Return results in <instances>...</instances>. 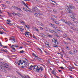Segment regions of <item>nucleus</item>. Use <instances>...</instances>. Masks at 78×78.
<instances>
[{
    "label": "nucleus",
    "mask_w": 78,
    "mask_h": 78,
    "mask_svg": "<svg viewBox=\"0 0 78 78\" xmlns=\"http://www.w3.org/2000/svg\"><path fill=\"white\" fill-rule=\"evenodd\" d=\"M23 60V62L25 64H24V67H27L28 66V65L27 64V62H28V60H27L26 58H25L24 59L22 60Z\"/></svg>",
    "instance_id": "f257e3e1"
},
{
    "label": "nucleus",
    "mask_w": 78,
    "mask_h": 78,
    "mask_svg": "<svg viewBox=\"0 0 78 78\" xmlns=\"http://www.w3.org/2000/svg\"><path fill=\"white\" fill-rule=\"evenodd\" d=\"M66 12L68 13H70V14H71L73 16L75 15V13H73L71 10L67 9L66 10Z\"/></svg>",
    "instance_id": "f03ea898"
},
{
    "label": "nucleus",
    "mask_w": 78,
    "mask_h": 78,
    "mask_svg": "<svg viewBox=\"0 0 78 78\" xmlns=\"http://www.w3.org/2000/svg\"><path fill=\"white\" fill-rule=\"evenodd\" d=\"M39 67L37 66H36V65H34V66H33V70H34V71H35V70H36L37 69H38Z\"/></svg>",
    "instance_id": "7ed1b4c3"
},
{
    "label": "nucleus",
    "mask_w": 78,
    "mask_h": 78,
    "mask_svg": "<svg viewBox=\"0 0 78 78\" xmlns=\"http://www.w3.org/2000/svg\"><path fill=\"white\" fill-rule=\"evenodd\" d=\"M68 8L69 9H67V10L70 9V10H71V9H75V7H74V6H73L70 5Z\"/></svg>",
    "instance_id": "20e7f679"
},
{
    "label": "nucleus",
    "mask_w": 78,
    "mask_h": 78,
    "mask_svg": "<svg viewBox=\"0 0 78 78\" xmlns=\"http://www.w3.org/2000/svg\"><path fill=\"white\" fill-rule=\"evenodd\" d=\"M65 23L66 24L68 25H69V27L70 26V25H72V23L70 21H66L65 22Z\"/></svg>",
    "instance_id": "39448f33"
},
{
    "label": "nucleus",
    "mask_w": 78,
    "mask_h": 78,
    "mask_svg": "<svg viewBox=\"0 0 78 78\" xmlns=\"http://www.w3.org/2000/svg\"><path fill=\"white\" fill-rule=\"evenodd\" d=\"M6 67V66H3L2 65H0V70H1V69H2L3 70L5 69V68Z\"/></svg>",
    "instance_id": "423d86ee"
},
{
    "label": "nucleus",
    "mask_w": 78,
    "mask_h": 78,
    "mask_svg": "<svg viewBox=\"0 0 78 78\" xmlns=\"http://www.w3.org/2000/svg\"><path fill=\"white\" fill-rule=\"evenodd\" d=\"M52 42H54L55 43V44H56V43L57 42V40H55V39L53 38L52 39Z\"/></svg>",
    "instance_id": "0eeeda50"
},
{
    "label": "nucleus",
    "mask_w": 78,
    "mask_h": 78,
    "mask_svg": "<svg viewBox=\"0 0 78 78\" xmlns=\"http://www.w3.org/2000/svg\"><path fill=\"white\" fill-rule=\"evenodd\" d=\"M33 66L32 65H31L30 67H29L28 69L29 70H33Z\"/></svg>",
    "instance_id": "6e6552de"
},
{
    "label": "nucleus",
    "mask_w": 78,
    "mask_h": 78,
    "mask_svg": "<svg viewBox=\"0 0 78 78\" xmlns=\"http://www.w3.org/2000/svg\"><path fill=\"white\" fill-rule=\"evenodd\" d=\"M17 15L18 16V17H20V16H21V14L19 13H16V14H15V16H16Z\"/></svg>",
    "instance_id": "1a4fd4ad"
},
{
    "label": "nucleus",
    "mask_w": 78,
    "mask_h": 78,
    "mask_svg": "<svg viewBox=\"0 0 78 78\" xmlns=\"http://www.w3.org/2000/svg\"><path fill=\"white\" fill-rule=\"evenodd\" d=\"M33 9L34 10H37V8L36 6L33 7Z\"/></svg>",
    "instance_id": "9d476101"
},
{
    "label": "nucleus",
    "mask_w": 78,
    "mask_h": 78,
    "mask_svg": "<svg viewBox=\"0 0 78 78\" xmlns=\"http://www.w3.org/2000/svg\"><path fill=\"white\" fill-rule=\"evenodd\" d=\"M40 68H38V69H37L36 70V72H40Z\"/></svg>",
    "instance_id": "9b49d317"
},
{
    "label": "nucleus",
    "mask_w": 78,
    "mask_h": 78,
    "mask_svg": "<svg viewBox=\"0 0 78 78\" xmlns=\"http://www.w3.org/2000/svg\"><path fill=\"white\" fill-rule=\"evenodd\" d=\"M40 70H41V72H42V71L44 70V68L42 67H41L40 68Z\"/></svg>",
    "instance_id": "f8f14e48"
},
{
    "label": "nucleus",
    "mask_w": 78,
    "mask_h": 78,
    "mask_svg": "<svg viewBox=\"0 0 78 78\" xmlns=\"http://www.w3.org/2000/svg\"><path fill=\"white\" fill-rule=\"evenodd\" d=\"M11 48H12L13 50V51H12L13 52H15V50H16V49L12 47V46H11Z\"/></svg>",
    "instance_id": "ddd939ff"
},
{
    "label": "nucleus",
    "mask_w": 78,
    "mask_h": 78,
    "mask_svg": "<svg viewBox=\"0 0 78 78\" xmlns=\"http://www.w3.org/2000/svg\"><path fill=\"white\" fill-rule=\"evenodd\" d=\"M51 33H56V32L55 31H54V30H51Z\"/></svg>",
    "instance_id": "4468645a"
},
{
    "label": "nucleus",
    "mask_w": 78,
    "mask_h": 78,
    "mask_svg": "<svg viewBox=\"0 0 78 78\" xmlns=\"http://www.w3.org/2000/svg\"><path fill=\"white\" fill-rule=\"evenodd\" d=\"M26 27L27 28V29H30V26L28 25H25Z\"/></svg>",
    "instance_id": "2eb2a0df"
},
{
    "label": "nucleus",
    "mask_w": 78,
    "mask_h": 78,
    "mask_svg": "<svg viewBox=\"0 0 78 78\" xmlns=\"http://www.w3.org/2000/svg\"><path fill=\"white\" fill-rule=\"evenodd\" d=\"M25 34H26V35H29L30 36V32H25Z\"/></svg>",
    "instance_id": "dca6fc26"
},
{
    "label": "nucleus",
    "mask_w": 78,
    "mask_h": 78,
    "mask_svg": "<svg viewBox=\"0 0 78 78\" xmlns=\"http://www.w3.org/2000/svg\"><path fill=\"white\" fill-rule=\"evenodd\" d=\"M14 38V37H12L11 38L9 39V41H12Z\"/></svg>",
    "instance_id": "f3484780"
},
{
    "label": "nucleus",
    "mask_w": 78,
    "mask_h": 78,
    "mask_svg": "<svg viewBox=\"0 0 78 78\" xmlns=\"http://www.w3.org/2000/svg\"><path fill=\"white\" fill-rule=\"evenodd\" d=\"M23 10H24V11H26V12H28V9H25V8H23Z\"/></svg>",
    "instance_id": "a211bd4d"
},
{
    "label": "nucleus",
    "mask_w": 78,
    "mask_h": 78,
    "mask_svg": "<svg viewBox=\"0 0 78 78\" xmlns=\"http://www.w3.org/2000/svg\"><path fill=\"white\" fill-rule=\"evenodd\" d=\"M12 7L13 8H15V9H16L17 8H18V7H16V6H12Z\"/></svg>",
    "instance_id": "6ab92c4d"
},
{
    "label": "nucleus",
    "mask_w": 78,
    "mask_h": 78,
    "mask_svg": "<svg viewBox=\"0 0 78 78\" xmlns=\"http://www.w3.org/2000/svg\"><path fill=\"white\" fill-rule=\"evenodd\" d=\"M24 52H25V51H23V50H22V51H20L19 53H24Z\"/></svg>",
    "instance_id": "aec40b11"
},
{
    "label": "nucleus",
    "mask_w": 78,
    "mask_h": 78,
    "mask_svg": "<svg viewBox=\"0 0 78 78\" xmlns=\"http://www.w3.org/2000/svg\"><path fill=\"white\" fill-rule=\"evenodd\" d=\"M19 75H20V76L21 77H22V78H25V77H24V76H23V75L21 74L20 73L19 74Z\"/></svg>",
    "instance_id": "412c9836"
},
{
    "label": "nucleus",
    "mask_w": 78,
    "mask_h": 78,
    "mask_svg": "<svg viewBox=\"0 0 78 78\" xmlns=\"http://www.w3.org/2000/svg\"><path fill=\"white\" fill-rule=\"evenodd\" d=\"M52 73L53 74V75H55L56 73V72H55L54 71H52Z\"/></svg>",
    "instance_id": "4be33fe9"
},
{
    "label": "nucleus",
    "mask_w": 78,
    "mask_h": 78,
    "mask_svg": "<svg viewBox=\"0 0 78 78\" xmlns=\"http://www.w3.org/2000/svg\"><path fill=\"white\" fill-rule=\"evenodd\" d=\"M34 29L37 31L38 32H39V30H38V29H37L36 27H35Z\"/></svg>",
    "instance_id": "5701e85b"
},
{
    "label": "nucleus",
    "mask_w": 78,
    "mask_h": 78,
    "mask_svg": "<svg viewBox=\"0 0 78 78\" xmlns=\"http://www.w3.org/2000/svg\"><path fill=\"white\" fill-rule=\"evenodd\" d=\"M0 63H1V64H2L3 65H5V64H6V63L3 62H0Z\"/></svg>",
    "instance_id": "b1692460"
},
{
    "label": "nucleus",
    "mask_w": 78,
    "mask_h": 78,
    "mask_svg": "<svg viewBox=\"0 0 78 78\" xmlns=\"http://www.w3.org/2000/svg\"><path fill=\"white\" fill-rule=\"evenodd\" d=\"M54 22H55V23H56V24H59V22L58 21H54Z\"/></svg>",
    "instance_id": "393cba45"
},
{
    "label": "nucleus",
    "mask_w": 78,
    "mask_h": 78,
    "mask_svg": "<svg viewBox=\"0 0 78 78\" xmlns=\"http://www.w3.org/2000/svg\"><path fill=\"white\" fill-rule=\"evenodd\" d=\"M4 52H5V53H8V50H7L5 49L4 50Z\"/></svg>",
    "instance_id": "a878e982"
},
{
    "label": "nucleus",
    "mask_w": 78,
    "mask_h": 78,
    "mask_svg": "<svg viewBox=\"0 0 78 78\" xmlns=\"http://www.w3.org/2000/svg\"><path fill=\"white\" fill-rule=\"evenodd\" d=\"M12 14H13V15H14V16H15L16 14V13H15L14 12H12Z\"/></svg>",
    "instance_id": "bb28decb"
},
{
    "label": "nucleus",
    "mask_w": 78,
    "mask_h": 78,
    "mask_svg": "<svg viewBox=\"0 0 78 78\" xmlns=\"http://www.w3.org/2000/svg\"><path fill=\"white\" fill-rule=\"evenodd\" d=\"M74 54H75V53H76V52H77V51L76 49H75L74 50Z\"/></svg>",
    "instance_id": "cd10ccee"
},
{
    "label": "nucleus",
    "mask_w": 78,
    "mask_h": 78,
    "mask_svg": "<svg viewBox=\"0 0 78 78\" xmlns=\"http://www.w3.org/2000/svg\"><path fill=\"white\" fill-rule=\"evenodd\" d=\"M53 46L54 47H58V45H56L55 44H53Z\"/></svg>",
    "instance_id": "c85d7f7f"
},
{
    "label": "nucleus",
    "mask_w": 78,
    "mask_h": 78,
    "mask_svg": "<svg viewBox=\"0 0 78 78\" xmlns=\"http://www.w3.org/2000/svg\"><path fill=\"white\" fill-rule=\"evenodd\" d=\"M4 33V32L2 31H0V34H3Z\"/></svg>",
    "instance_id": "c756f323"
},
{
    "label": "nucleus",
    "mask_w": 78,
    "mask_h": 78,
    "mask_svg": "<svg viewBox=\"0 0 78 78\" xmlns=\"http://www.w3.org/2000/svg\"><path fill=\"white\" fill-rule=\"evenodd\" d=\"M52 36L51 35H48V37H51H51H52Z\"/></svg>",
    "instance_id": "7c9ffc66"
},
{
    "label": "nucleus",
    "mask_w": 78,
    "mask_h": 78,
    "mask_svg": "<svg viewBox=\"0 0 78 78\" xmlns=\"http://www.w3.org/2000/svg\"><path fill=\"white\" fill-rule=\"evenodd\" d=\"M25 34V36H26V37H29V35H27L25 34Z\"/></svg>",
    "instance_id": "2f4dec72"
},
{
    "label": "nucleus",
    "mask_w": 78,
    "mask_h": 78,
    "mask_svg": "<svg viewBox=\"0 0 78 78\" xmlns=\"http://www.w3.org/2000/svg\"><path fill=\"white\" fill-rule=\"evenodd\" d=\"M69 54H70V55H72L73 53H72V52L71 51H69Z\"/></svg>",
    "instance_id": "473e14b6"
},
{
    "label": "nucleus",
    "mask_w": 78,
    "mask_h": 78,
    "mask_svg": "<svg viewBox=\"0 0 78 78\" xmlns=\"http://www.w3.org/2000/svg\"><path fill=\"white\" fill-rule=\"evenodd\" d=\"M7 24H8V25H9L10 26H11V25H12V23H9L8 22H7Z\"/></svg>",
    "instance_id": "72a5a7b5"
},
{
    "label": "nucleus",
    "mask_w": 78,
    "mask_h": 78,
    "mask_svg": "<svg viewBox=\"0 0 78 78\" xmlns=\"http://www.w3.org/2000/svg\"><path fill=\"white\" fill-rule=\"evenodd\" d=\"M20 30L21 31H23L24 30V29L22 28H20Z\"/></svg>",
    "instance_id": "f704fd0d"
},
{
    "label": "nucleus",
    "mask_w": 78,
    "mask_h": 78,
    "mask_svg": "<svg viewBox=\"0 0 78 78\" xmlns=\"http://www.w3.org/2000/svg\"><path fill=\"white\" fill-rule=\"evenodd\" d=\"M37 59L38 61H41V58L38 57H37Z\"/></svg>",
    "instance_id": "c9c22d12"
},
{
    "label": "nucleus",
    "mask_w": 78,
    "mask_h": 78,
    "mask_svg": "<svg viewBox=\"0 0 78 78\" xmlns=\"http://www.w3.org/2000/svg\"><path fill=\"white\" fill-rule=\"evenodd\" d=\"M61 21H62V22H65V20L63 19H61Z\"/></svg>",
    "instance_id": "e433bc0d"
},
{
    "label": "nucleus",
    "mask_w": 78,
    "mask_h": 78,
    "mask_svg": "<svg viewBox=\"0 0 78 78\" xmlns=\"http://www.w3.org/2000/svg\"><path fill=\"white\" fill-rule=\"evenodd\" d=\"M3 71H4L5 73H7V71L5 69H4L3 70Z\"/></svg>",
    "instance_id": "4c0bfd02"
},
{
    "label": "nucleus",
    "mask_w": 78,
    "mask_h": 78,
    "mask_svg": "<svg viewBox=\"0 0 78 78\" xmlns=\"http://www.w3.org/2000/svg\"><path fill=\"white\" fill-rule=\"evenodd\" d=\"M66 49L68 50H70V49H69V47L66 46Z\"/></svg>",
    "instance_id": "58836bf2"
},
{
    "label": "nucleus",
    "mask_w": 78,
    "mask_h": 78,
    "mask_svg": "<svg viewBox=\"0 0 78 78\" xmlns=\"http://www.w3.org/2000/svg\"><path fill=\"white\" fill-rule=\"evenodd\" d=\"M34 15H35V16H36V17H37V13H34Z\"/></svg>",
    "instance_id": "ea45409f"
},
{
    "label": "nucleus",
    "mask_w": 78,
    "mask_h": 78,
    "mask_svg": "<svg viewBox=\"0 0 78 78\" xmlns=\"http://www.w3.org/2000/svg\"><path fill=\"white\" fill-rule=\"evenodd\" d=\"M6 3H7L8 4H9V1H6Z\"/></svg>",
    "instance_id": "a19ab883"
},
{
    "label": "nucleus",
    "mask_w": 78,
    "mask_h": 78,
    "mask_svg": "<svg viewBox=\"0 0 78 78\" xmlns=\"http://www.w3.org/2000/svg\"><path fill=\"white\" fill-rule=\"evenodd\" d=\"M16 9L17 10H19V11H20L21 10V9H20V8H19L18 7V8H16Z\"/></svg>",
    "instance_id": "79ce46f5"
},
{
    "label": "nucleus",
    "mask_w": 78,
    "mask_h": 78,
    "mask_svg": "<svg viewBox=\"0 0 78 78\" xmlns=\"http://www.w3.org/2000/svg\"><path fill=\"white\" fill-rule=\"evenodd\" d=\"M7 22H8L9 23H10V22H11V21H10V20H7Z\"/></svg>",
    "instance_id": "37998d69"
},
{
    "label": "nucleus",
    "mask_w": 78,
    "mask_h": 78,
    "mask_svg": "<svg viewBox=\"0 0 78 78\" xmlns=\"http://www.w3.org/2000/svg\"><path fill=\"white\" fill-rule=\"evenodd\" d=\"M48 64H50V65H53L51 62H49V61H48Z\"/></svg>",
    "instance_id": "c03bdc74"
},
{
    "label": "nucleus",
    "mask_w": 78,
    "mask_h": 78,
    "mask_svg": "<svg viewBox=\"0 0 78 78\" xmlns=\"http://www.w3.org/2000/svg\"><path fill=\"white\" fill-rule=\"evenodd\" d=\"M24 78H30V76H25V77Z\"/></svg>",
    "instance_id": "a18cd8bd"
},
{
    "label": "nucleus",
    "mask_w": 78,
    "mask_h": 78,
    "mask_svg": "<svg viewBox=\"0 0 78 78\" xmlns=\"http://www.w3.org/2000/svg\"><path fill=\"white\" fill-rule=\"evenodd\" d=\"M21 23H22L24 24V25H25V22H24V21L21 22Z\"/></svg>",
    "instance_id": "49530a36"
},
{
    "label": "nucleus",
    "mask_w": 78,
    "mask_h": 78,
    "mask_svg": "<svg viewBox=\"0 0 78 78\" xmlns=\"http://www.w3.org/2000/svg\"><path fill=\"white\" fill-rule=\"evenodd\" d=\"M38 50H39L40 51H41V53H42V50H41V49H40V48H38Z\"/></svg>",
    "instance_id": "de8ad7c7"
},
{
    "label": "nucleus",
    "mask_w": 78,
    "mask_h": 78,
    "mask_svg": "<svg viewBox=\"0 0 78 78\" xmlns=\"http://www.w3.org/2000/svg\"><path fill=\"white\" fill-rule=\"evenodd\" d=\"M12 41H14L13 42H16V40H15L14 38H13V39Z\"/></svg>",
    "instance_id": "09e8293b"
},
{
    "label": "nucleus",
    "mask_w": 78,
    "mask_h": 78,
    "mask_svg": "<svg viewBox=\"0 0 78 78\" xmlns=\"http://www.w3.org/2000/svg\"><path fill=\"white\" fill-rule=\"evenodd\" d=\"M63 43L64 44H68L66 42V41H63Z\"/></svg>",
    "instance_id": "8fccbe9b"
},
{
    "label": "nucleus",
    "mask_w": 78,
    "mask_h": 78,
    "mask_svg": "<svg viewBox=\"0 0 78 78\" xmlns=\"http://www.w3.org/2000/svg\"><path fill=\"white\" fill-rule=\"evenodd\" d=\"M52 16H53L54 17H55V18H57V16L54 15H52Z\"/></svg>",
    "instance_id": "3c124183"
},
{
    "label": "nucleus",
    "mask_w": 78,
    "mask_h": 78,
    "mask_svg": "<svg viewBox=\"0 0 78 78\" xmlns=\"http://www.w3.org/2000/svg\"><path fill=\"white\" fill-rule=\"evenodd\" d=\"M5 68H6L7 70H9V68L8 67H7L6 66V67H5Z\"/></svg>",
    "instance_id": "603ef678"
},
{
    "label": "nucleus",
    "mask_w": 78,
    "mask_h": 78,
    "mask_svg": "<svg viewBox=\"0 0 78 78\" xmlns=\"http://www.w3.org/2000/svg\"><path fill=\"white\" fill-rule=\"evenodd\" d=\"M41 34V37H44V36H43L44 34Z\"/></svg>",
    "instance_id": "864d4df0"
},
{
    "label": "nucleus",
    "mask_w": 78,
    "mask_h": 78,
    "mask_svg": "<svg viewBox=\"0 0 78 78\" xmlns=\"http://www.w3.org/2000/svg\"><path fill=\"white\" fill-rule=\"evenodd\" d=\"M70 28L72 29V30H73V27H70Z\"/></svg>",
    "instance_id": "5fc2aeb1"
},
{
    "label": "nucleus",
    "mask_w": 78,
    "mask_h": 78,
    "mask_svg": "<svg viewBox=\"0 0 78 78\" xmlns=\"http://www.w3.org/2000/svg\"><path fill=\"white\" fill-rule=\"evenodd\" d=\"M24 6H26V7H27V8H28V9H30L29 8H28V6L27 5L25 4V5H24Z\"/></svg>",
    "instance_id": "6e6d98bb"
},
{
    "label": "nucleus",
    "mask_w": 78,
    "mask_h": 78,
    "mask_svg": "<svg viewBox=\"0 0 78 78\" xmlns=\"http://www.w3.org/2000/svg\"><path fill=\"white\" fill-rule=\"evenodd\" d=\"M60 68L61 69H64V68L63 67H60Z\"/></svg>",
    "instance_id": "4d7b16f0"
},
{
    "label": "nucleus",
    "mask_w": 78,
    "mask_h": 78,
    "mask_svg": "<svg viewBox=\"0 0 78 78\" xmlns=\"http://www.w3.org/2000/svg\"><path fill=\"white\" fill-rule=\"evenodd\" d=\"M53 27V28H55V29H56L57 28V27H55V26H54Z\"/></svg>",
    "instance_id": "13d9d810"
},
{
    "label": "nucleus",
    "mask_w": 78,
    "mask_h": 78,
    "mask_svg": "<svg viewBox=\"0 0 78 78\" xmlns=\"http://www.w3.org/2000/svg\"><path fill=\"white\" fill-rule=\"evenodd\" d=\"M54 12H56V10H55V9H54L53 10Z\"/></svg>",
    "instance_id": "bf43d9fd"
},
{
    "label": "nucleus",
    "mask_w": 78,
    "mask_h": 78,
    "mask_svg": "<svg viewBox=\"0 0 78 78\" xmlns=\"http://www.w3.org/2000/svg\"><path fill=\"white\" fill-rule=\"evenodd\" d=\"M40 28L41 30H43V28L41 27H40Z\"/></svg>",
    "instance_id": "052dcab7"
},
{
    "label": "nucleus",
    "mask_w": 78,
    "mask_h": 78,
    "mask_svg": "<svg viewBox=\"0 0 78 78\" xmlns=\"http://www.w3.org/2000/svg\"><path fill=\"white\" fill-rule=\"evenodd\" d=\"M69 32H70V33H73V31L71 30H69Z\"/></svg>",
    "instance_id": "680f3d73"
},
{
    "label": "nucleus",
    "mask_w": 78,
    "mask_h": 78,
    "mask_svg": "<svg viewBox=\"0 0 78 78\" xmlns=\"http://www.w3.org/2000/svg\"><path fill=\"white\" fill-rule=\"evenodd\" d=\"M9 16H11V13H9L8 14Z\"/></svg>",
    "instance_id": "e2e57ef3"
},
{
    "label": "nucleus",
    "mask_w": 78,
    "mask_h": 78,
    "mask_svg": "<svg viewBox=\"0 0 78 78\" xmlns=\"http://www.w3.org/2000/svg\"><path fill=\"white\" fill-rule=\"evenodd\" d=\"M57 37H59V36L57 34H56L55 35Z\"/></svg>",
    "instance_id": "0e129e2a"
},
{
    "label": "nucleus",
    "mask_w": 78,
    "mask_h": 78,
    "mask_svg": "<svg viewBox=\"0 0 78 78\" xmlns=\"http://www.w3.org/2000/svg\"><path fill=\"white\" fill-rule=\"evenodd\" d=\"M3 48H7V46H3Z\"/></svg>",
    "instance_id": "69168bd1"
},
{
    "label": "nucleus",
    "mask_w": 78,
    "mask_h": 78,
    "mask_svg": "<svg viewBox=\"0 0 78 78\" xmlns=\"http://www.w3.org/2000/svg\"><path fill=\"white\" fill-rule=\"evenodd\" d=\"M21 67L22 68H24V66H23V65Z\"/></svg>",
    "instance_id": "338daca9"
},
{
    "label": "nucleus",
    "mask_w": 78,
    "mask_h": 78,
    "mask_svg": "<svg viewBox=\"0 0 78 78\" xmlns=\"http://www.w3.org/2000/svg\"><path fill=\"white\" fill-rule=\"evenodd\" d=\"M37 58H34V60H35V61L37 60Z\"/></svg>",
    "instance_id": "774afa93"
}]
</instances>
